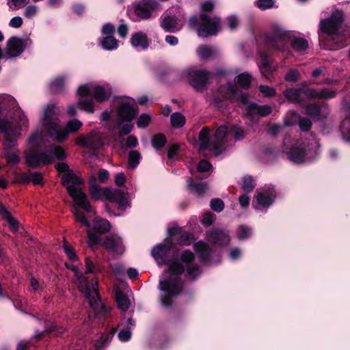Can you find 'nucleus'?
<instances>
[{
  "mask_svg": "<svg viewBox=\"0 0 350 350\" xmlns=\"http://www.w3.org/2000/svg\"><path fill=\"white\" fill-rule=\"evenodd\" d=\"M172 245V240L165 239L151 251V255L159 266L167 265V269L160 276L158 286L161 291L160 301L165 307L171 306L174 298L182 291V275L185 272L187 278L191 280H194L201 274L194 254L189 250L177 252L171 260H167V257Z\"/></svg>",
  "mask_w": 350,
  "mask_h": 350,
  "instance_id": "nucleus-1",
  "label": "nucleus"
},
{
  "mask_svg": "<svg viewBox=\"0 0 350 350\" xmlns=\"http://www.w3.org/2000/svg\"><path fill=\"white\" fill-rule=\"evenodd\" d=\"M135 103L134 99L131 98L117 99L115 116L113 115L111 109L104 110L99 118L100 123L113 135L118 129L120 137L129 134L133 129L131 122L137 115Z\"/></svg>",
  "mask_w": 350,
  "mask_h": 350,
  "instance_id": "nucleus-2",
  "label": "nucleus"
},
{
  "mask_svg": "<svg viewBox=\"0 0 350 350\" xmlns=\"http://www.w3.org/2000/svg\"><path fill=\"white\" fill-rule=\"evenodd\" d=\"M19 122L16 124L8 118H0V133L3 135V154L7 161L12 165L20 162V151L18 148V139L21 136V131L27 129L29 121L20 109L16 111Z\"/></svg>",
  "mask_w": 350,
  "mask_h": 350,
  "instance_id": "nucleus-3",
  "label": "nucleus"
},
{
  "mask_svg": "<svg viewBox=\"0 0 350 350\" xmlns=\"http://www.w3.org/2000/svg\"><path fill=\"white\" fill-rule=\"evenodd\" d=\"M56 170L60 172H65L62 176V181L67 188L69 195L72 198L75 204L72 206V213L75 219L89 226L86 217L82 214L80 207L85 209L88 213L93 211L91 204L88 200L85 193L83 191L82 180L72 172H69V167L64 163H58L55 166Z\"/></svg>",
  "mask_w": 350,
  "mask_h": 350,
  "instance_id": "nucleus-4",
  "label": "nucleus"
},
{
  "mask_svg": "<svg viewBox=\"0 0 350 350\" xmlns=\"http://www.w3.org/2000/svg\"><path fill=\"white\" fill-rule=\"evenodd\" d=\"M59 109L55 104L46 105L40 118V124L46 133L53 140L59 142L64 141L69 133L77 132L83 125L77 120H69L66 127H62L59 119Z\"/></svg>",
  "mask_w": 350,
  "mask_h": 350,
  "instance_id": "nucleus-5",
  "label": "nucleus"
},
{
  "mask_svg": "<svg viewBox=\"0 0 350 350\" xmlns=\"http://www.w3.org/2000/svg\"><path fill=\"white\" fill-rule=\"evenodd\" d=\"M43 144L42 135L38 132L33 133L29 138L25 151L26 163L32 167L47 165L57 159L65 157L63 148L59 146L51 145L44 152H40Z\"/></svg>",
  "mask_w": 350,
  "mask_h": 350,
  "instance_id": "nucleus-6",
  "label": "nucleus"
},
{
  "mask_svg": "<svg viewBox=\"0 0 350 350\" xmlns=\"http://www.w3.org/2000/svg\"><path fill=\"white\" fill-rule=\"evenodd\" d=\"M66 267L74 271V282L77 285L79 291L88 300L89 304L95 315L106 317L110 311V308L103 305L99 299L98 293V281L92 278L90 281L83 274L79 271L76 266L72 264H66Z\"/></svg>",
  "mask_w": 350,
  "mask_h": 350,
  "instance_id": "nucleus-7",
  "label": "nucleus"
},
{
  "mask_svg": "<svg viewBox=\"0 0 350 350\" xmlns=\"http://www.w3.org/2000/svg\"><path fill=\"white\" fill-rule=\"evenodd\" d=\"M216 94L214 95L213 100L217 105L227 99L239 101L245 105L246 116L250 118H254L256 115L264 117L272 111L271 107L268 105H258L254 103H247V95L240 91L236 85L228 84L226 86H221Z\"/></svg>",
  "mask_w": 350,
  "mask_h": 350,
  "instance_id": "nucleus-8",
  "label": "nucleus"
},
{
  "mask_svg": "<svg viewBox=\"0 0 350 350\" xmlns=\"http://www.w3.org/2000/svg\"><path fill=\"white\" fill-rule=\"evenodd\" d=\"M267 42L269 46L279 51L288 49L289 43L296 51H304L308 47L307 40L297 36L294 31L286 30L279 26L273 27V35L268 38Z\"/></svg>",
  "mask_w": 350,
  "mask_h": 350,
  "instance_id": "nucleus-9",
  "label": "nucleus"
},
{
  "mask_svg": "<svg viewBox=\"0 0 350 350\" xmlns=\"http://www.w3.org/2000/svg\"><path fill=\"white\" fill-rule=\"evenodd\" d=\"M96 178L92 175L90 179V192L91 196L95 200L105 199L110 202L114 203L118 209L124 211L130 206V203L126 195L120 189H110L109 188H101L96 183Z\"/></svg>",
  "mask_w": 350,
  "mask_h": 350,
  "instance_id": "nucleus-10",
  "label": "nucleus"
},
{
  "mask_svg": "<svg viewBox=\"0 0 350 350\" xmlns=\"http://www.w3.org/2000/svg\"><path fill=\"white\" fill-rule=\"evenodd\" d=\"M288 158L292 162L301 164L314 159L319 154V144L316 138L297 142L286 152Z\"/></svg>",
  "mask_w": 350,
  "mask_h": 350,
  "instance_id": "nucleus-11",
  "label": "nucleus"
},
{
  "mask_svg": "<svg viewBox=\"0 0 350 350\" xmlns=\"http://www.w3.org/2000/svg\"><path fill=\"white\" fill-rule=\"evenodd\" d=\"M227 133L228 128L221 126L211 137V130L208 127L202 128L198 135L200 150H208L215 156L219 155L223 150Z\"/></svg>",
  "mask_w": 350,
  "mask_h": 350,
  "instance_id": "nucleus-12",
  "label": "nucleus"
},
{
  "mask_svg": "<svg viewBox=\"0 0 350 350\" xmlns=\"http://www.w3.org/2000/svg\"><path fill=\"white\" fill-rule=\"evenodd\" d=\"M91 207L93 209V211L91 213H88L85 209L81 207H80L79 209L82 214L86 217V219L89 223V226H86L81 222V224L89 228V230L87 232L88 237V245L92 247L100 242L101 239L100 235L109 231L111 228V225L107 219H102L100 217H96L91 224L88 221V219L91 218L96 213L94 208L92 206ZM76 221H77V219Z\"/></svg>",
  "mask_w": 350,
  "mask_h": 350,
  "instance_id": "nucleus-13",
  "label": "nucleus"
},
{
  "mask_svg": "<svg viewBox=\"0 0 350 350\" xmlns=\"http://www.w3.org/2000/svg\"><path fill=\"white\" fill-rule=\"evenodd\" d=\"M342 14L339 11L333 12L327 19L320 21V31L325 33L333 41L341 42L347 39V34L349 33L350 29L345 30V33L342 34Z\"/></svg>",
  "mask_w": 350,
  "mask_h": 350,
  "instance_id": "nucleus-14",
  "label": "nucleus"
},
{
  "mask_svg": "<svg viewBox=\"0 0 350 350\" xmlns=\"http://www.w3.org/2000/svg\"><path fill=\"white\" fill-rule=\"evenodd\" d=\"M190 27L198 25V33L201 37H208L217 33L221 29V21L218 17H211L206 13L200 15V23L196 16H192L189 21Z\"/></svg>",
  "mask_w": 350,
  "mask_h": 350,
  "instance_id": "nucleus-15",
  "label": "nucleus"
},
{
  "mask_svg": "<svg viewBox=\"0 0 350 350\" xmlns=\"http://www.w3.org/2000/svg\"><path fill=\"white\" fill-rule=\"evenodd\" d=\"M77 94L81 97L92 95L96 101L103 103L111 97L112 88L108 83L96 85L94 83H88L79 86Z\"/></svg>",
  "mask_w": 350,
  "mask_h": 350,
  "instance_id": "nucleus-16",
  "label": "nucleus"
},
{
  "mask_svg": "<svg viewBox=\"0 0 350 350\" xmlns=\"http://www.w3.org/2000/svg\"><path fill=\"white\" fill-rule=\"evenodd\" d=\"M158 6L159 4L156 0H142L129 6L127 13L133 21L148 19L151 16V12L157 10Z\"/></svg>",
  "mask_w": 350,
  "mask_h": 350,
  "instance_id": "nucleus-17",
  "label": "nucleus"
},
{
  "mask_svg": "<svg viewBox=\"0 0 350 350\" xmlns=\"http://www.w3.org/2000/svg\"><path fill=\"white\" fill-rule=\"evenodd\" d=\"M276 192L273 186H268L256 191L253 200V206L256 210L266 211L273 203Z\"/></svg>",
  "mask_w": 350,
  "mask_h": 350,
  "instance_id": "nucleus-18",
  "label": "nucleus"
},
{
  "mask_svg": "<svg viewBox=\"0 0 350 350\" xmlns=\"http://www.w3.org/2000/svg\"><path fill=\"white\" fill-rule=\"evenodd\" d=\"M211 73L203 70L188 69L183 72L182 78L197 91H202L207 84Z\"/></svg>",
  "mask_w": 350,
  "mask_h": 350,
  "instance_id": "nucleus-19",
  "label": "nucleus"
},
{
  "mask_svg": "<svg viewBox=\"0 0 350 350\" xmlns=\"http://www.w3.org/2000/svg\"><path fill=\"white\" fill-rule=\"evenodd\" d=\"M32 41L29 38H21L18 37H12L6 44L4 57L6 59H13L18 57L25 50V49L30 46Z\"/></svg>",
  "mask_w": 350,
  "mask_h": 350,
  "instance_id": "nucleus-20",
  "label": "nucleus"
},
{
  "mask_svg": "<svg viewBox=\"0 0 350 350\" xmlns=\"http://www.w3.org/2000/svg\"><path fill=\"white\" fill-rule=\"evenodd\" d=\"M105 144L103 135L98 131H92L87 135H81L77 144L91 150H96L103 147Z\"/></svg>",
  "mask_w": 350,
  "mask_h": 350,
  "instance_id": "nucleus-21",
  "label": "nucleus"
},
{
  "mask_svg": "<svg viewBox=\"0 0 350 350\" xmlns=\"http://www.w3.org/2000/svg\"><path fill=\"white\" fill-rule=\"evenodd\" d=\"M17 109H20L23 111L21 109L17 106L16 101L13 97L6 94H0V113H2L5 111H8V113L2 118H8L9 120L13 121L16 124V122H19V119L15 113Z\"/></svg>",
  "mask_w": 350,
  "mask_h": 350,
  "instance_id": "nucleus-22",
  "label": "nucleus"
},
{
  "mask_svg": "<svg viewBox=\"0 0 350 350\" xmlns=\"http://www.w3.org/2000/svg\"><path fill=\"white\" fill-rule=\"evenodd\" d=\"M207 240L212 245L224 246L229 243L230 237L227 231L215 229L208 233Z\"/></svg>",
  "mask_w": 350,
  "mask_h": 350,
  "instance_id": "nucleus-23",
  "label": "nucleus"
},
{
  "mask_svg": "<svg viewBox=\"0 0 350 350\" xmlns=\"http://www.w3.org/2000/svg\"><path fill=\"white\" fill-rule=\"evenodd\" d=\"M105 249L113 255L122 254L124 251V247L121 238L115 234L107 237L103 242Z\"/></svg>",
  "mask_w": 350,
  "mask_h": 350,
  "instance_id": "nucleus-24",
  "label": "nucleus"
},
{
  "mask_svg": "<svg viewBox=\"0 0 350 350\" xmlns=\"http://www.w3.org/2000/svg\"><path fill=\"white\" fill-rule=\"evenodd\" d=\"M131 44L137 49L145 50L148 48L150 42L146 33L139 31L132 34Z\"/></svg>",
  "mask_w": 350,
  "mask_h": 350,
  "instance_id": "nucleus-25",
  "label": "nucleus"
},
{
  "mask_svg": "<svg viewBox=\"0 0 350 350\" xmlns=\"http://www.w3.org/2000/svg\"><path fill=\"white\" fill-rule=\"evenodd\" d=\"M305 94L310 98L319 99H330L334 98L336 95V91L332 89L323 88L321 90H315L314 89H307Z\"/></svg>",
  "mask_w": 350,
  "mask_h": 350,
  "instance_id": "nucleus-26",
  "label": "nucleus"
},
{
  "mask_svg": "<svg viewBox=\"0 0 350 350\" xmlns=\"http://www.w3.org/2000/svg\"><path fill=\"white\" fill-rule=\"evenodd\" d=\"M188 189L197 196H202L208 190V185L204 183H194L191 178L187 180Z\"/></svg>",
  "mask_w": 350,
  "mask_h": 350,
  "instance_id": "nucleus-27",
  "label": "nucleus"
},
{
  "mask_svg": "<svg viewBox=\"0 0 350 350\" xmlns=\"http://www.w3.org/2000/svg\"><path fill=\"white\" fill-rule=\"evenodd\" d=\"M193 247L196 252L200 254L202 261L211 262L212 251L206 243L203 241H198L194 244Z\"/></svg>",
  "mask_w": 350,
  "mask_h": 350,
  "instance_id": "nucleus-28",
  "label": "nucleus"
},
{
  "mask_svg": "<svg viewBox=\"0 0 350 350\" xmlns=\"http://www.w3.org/2000/svg\"><path fill=\"white\" fill-rule=\"evenodd\" d=\"M161 25L165 31L174 32L180 29L178 20L173 16H165L161 21Z\"/></svg>",
  "mask_w": 350,
  "mask_h": 350,
  "instance_id": "nucleus-29",
  "label": "nucleus"
},
{
  "mask_svg": "<svg viewBox=\"0 0 350 350\" xmlns=\"http://www.w3.org/2000/svg\"><path fill=\"white\" fill-rule=\"evenodd\" d=\"M197 54L201 60H206L214 57L217 54L216 48L208 46L201 45L197 49Z\"/></svg>",
  "mask_w": 350,
  "mask_h": 350,
  "instance_id": "nucleus-30",
  "label": "nucleus"
},
{
  "mask_svg": "<svg viewBox=\"0 0 350 350\" xmlns=\"http://www.w3.org/2000/svg\"><path fill=\"white\" fill-rule=\"evenodd\" d=\"M258 64L262 75L268 77V75L272 72V68L269 60L268 55L266 53H260V59Z\"/></svg>",
  "mask_w": 350,
  "mask_h": 350,
  "instance_id": "nucleus-31",
  "label": "nucleus"
},
{
  "mask_svg": "<svg viewBox=\"0 0 350 350\" xmlns=\"http://www.w3.org/2000/svg\"><path fill=\"white\" fill-rule=\"evenodd\" d=\"M64 329L63 327H57V325L51 323L49 325H46L45 329L42 332H36L33 335V338L36 339H41L45 334H54L55 336H57L63 333Z\"/></svg>",
  "mask_w": 350,
  "mask_h": 350,
  "instance_id": "nucleus-32",
  "label": "nucleus"
},
{
  "mask_svg": "<svg viewBox=\"0 0 350 350\" xmlns=\"http://www.w3.org/2000/svg\"><path fill=\"white\" fill-rule=\"evenodd\" d=\"M116 298L118 307L122 310H126L130 306V300L129 297L121 291L116 289Z\"/></svg>",
  "mask_w": 350,
  "mask_h": 350,
  "instance_id": "nucleus-33",
  "label": "nucleus"
},
{
  "mask_svg": "<svg viewBox=\"0 0 350 350\" xmlns=\"http://www.w3.org/2000/svg\"><path fill=\"white\" fill-rule=\"evenodd\" d=\"M102 48L107 51L116 50L118 47V40L111 36H107L100 40Z\"/></svg>",
  "mask_w": 350,
  "mask_h": 350,
  "instance_id": "nucleus-34",
  "label": "nucleus"
},
{
  "mask_svg": "<svg viewBox=\"0 0 350 350\" xmlns=\"http://www.w3.org/2000/svg\"><path fill=\"white\" fill-rule=\"evenodd\" d=\"M79 109L88 113H94L96 111L95 103L92 98H81L78 101Z\"/></svg>",
  "mask_w": 350,
  "mask_h": 350,
  "instance_id": "nucleus-35",
  "label": "nucleus"
},
{
  "mask_svg": "<svg viewBox=\"0 0 350 350\" xmlns=\"http://www.w3.org/2000/svg\"><path fill=\"white\" fill-rule=\"evenodd\" d=\"M301 89L289 88L284 92V95L290 102L297 103H299L301 100Z\"/></svg>",
  "mask_w": 350,
  "mask_h": 350,
  "instance_id": "nucleus-36",
  "label": "nucleus"
},
{
  "mask_svg": "<svg viewBox=\"0 0 350 350\" xmlns=\"http://www.w3.org/2000/svg\"><path fill=\"white\" fill-rule=\"evenodd\" d=\"M321 110L322 108L316 104L308 105L306 109V113L308 116L317 119H321L322 117H325L328 112L325 111V114L321 115Z\"/></svg>",
  "mask_w": 350,
  "mask_h": 350,
  "instance_id": "nucleus-37",
  "label": "nucleus"
},
{
  "mask_svg": "<svg viewBox=\"0 0 350 350\" xmlns=\"http://www.w3.org/2000/svg\"><path fill=\"white\" fill-rule=\"evenodd\" d=\"M0 214L7 220L13 231H17L18 229V224L10 214L8 212L5 206L0 203Z\"/></svg>",
  "mask_w": 350,
  "mask_h": 350,
  "instance_id": "nucleus-38",
  "label": "nucleus"
},
{
  "mask_svg": "<svg viewBox=\"0 0 350 350\" xmlns=\"http://www.w3.org/2000/svg\"><path fill=\"white\" fill-rule=\"evenodd\" d=\"M185 122V117L180 112L173 113L170 116V123L173 128H181Z\"/></svg>",
  "mask_w": 350,
  "mask_h": 350,
  "instance_id": "nucleus-39",
  "label": "nucleus"
},
{
  "mask_svg": "<svg viewBox=\"0 0 350 350\" xmlns=\"http://www.w3.org/2000/svg\"><path fill=\"white\" fill-rule=\"evenodd\" d=\"M252 229L245 225H241L236 231V237L240 240H245L249 239L252 234Z\"/></svg>",
  "mask_w": 350,
  "mask_h": 350,
  "instance_id": "nucleus-40",
  "label": "nucleus"
},
{
  "mask_svg": "<svg viewBox=\"0 0 350 350\" xmlns=\"http://www.w3.org/2000/svg\"><path fill=\"white\" fill-rule=\"evenodd\" d=\"M240 185L242 190L246 193L252 192L255 187L254 179L250 176H243Z\"/></svg>",
  "mask_w": 350,
  "mask_h": 350,
  "instance_id": "nucleus-41",
  "label": "nucleus"
},
{
  "mask_svg": "<svg viewBox=\"0 0 350 350\" xmlns=\"http://www.w3.org/2000/svg\"><path fill=\"white\" fill-rule=\"evenodd\" d=\"M340 131L343 139L350 142V117L342 120L340 125Z\"/></svg>",
  "mask_w": 350,
  "mask_h": 350,
  "instance_id": "nucleus-42",
  "label": "nucleus"
},
{
  "mask_svg": "<svg viewBox=\"0 0 350 350\" xmlns=\"http://www.w3.org/2000/svg\"><path fill=\"white\" fill-rule=\"evenodd\" d=\"M67 81L66 76H59L52 80L50 83L51 88L53 91L57 92L62 90Z\"/></svg>",
  "mask_w": 350,
  "mask_h": 350,
  "instance_id": "nucleus-43",
  "label": "nucleus"
},
{
  "mask_svg": "<svg viewBox=\"0 0 350 350\" xmlns=\"http://www.w3.org/2000/svg\"><path fill=\"white\" fill-rule=\"evenodd\" d=\"M252 76L248 73H242L237 77L238 85L244 89L250 87Z\"/></svg>",
  "mask_w": 350,
  "mask_h": 350,
  "instance_id": "nucleus-44",
  "label": "nucleus"
},
{
  "mask_svg": "<svg viewBox=\"0 0 350 350\" xmlns=\"http://www.w3.org/2000/svg\"><path fill=\"white\" fill-rule=\"evenodd\" d=\"M152 146L158 150L162 148L166 143V139L163 134L159 133L155 135L152 139Z\"/></svg>",
  "mask_w": 350,
  "mask_h": 350,
  "instance_id": "nucleus-45",
  "label": "nucleus"
},
{
  "mask_svg": "<svg viewBox=\"0 0 350 350\" xmlns=\"http://www.w3.org/2000/svg\"><path fill=\"white\" fill-rule=\"evenodd\" d=\"M140 154L137 151H131L129 154V166L131 168H135L140 161Z\"/></svg>",
  "mask_w": 350,
  "mask_h": 350,
  "instance_id": "nucleus-46",
  "label": "nucleus"
},
{
  "mask_svg": "<svg viewBox=\"0 0 350 350\" xmlns=\"http://www.w3.org/2000/svg\"><path fill=\"white\" fill-rule=\"evenodd\" d=\"M113 337V334L111 332H108L105 334H102L100 337V338L98 340V341L96 343V349H100L105 345L109 344Z\"/></svg>",
  "mask_w": 350,
  "mask_h": 350,
  "instance_id": "nucleus-47",
  "label": "nucleus"
},
{
  "mask_svg": "<svg viewBox=\"0 0 350 350\" xmlns=\"http://www.w3.org/2000/svg\"><path fill=\"white\" fill-rule=\"evenodd\" d=\"M38 12V7L35 5H27L24 11L23 15L27 18H32L36 16Z\"/></svg>",
  "mask_w": 350,
  "mask_h": 350,
  "instance_id": "nucleus-48",
  "label": "nucleus"
},
{
  "mask_svg": "<svg viewBox=\"0 0 350 350\" xmlns=\"http://www.w3.org/2000/svg\"><path fill=\"white\" fill-rule=\"evenodd\" d=\"M151 120V116L147 113H142L139 116L137 121V125L139 128L146 127Z\"/></svg>",
  "mask_w": 350,
  "mask_h": 350,
  "instance_id": "nucleus-49",
  "label": "nucleus"
},
{
  "mask_svg": "<svg viewBox=\"0 0 350 350\" xmlns=\"http://www.w3.org/2000/svg\"><path fill=\"white\" fill-rule=\"evenodd\" d=\"M300 74L297 70L291 69L285 75V80L289 82H296L299 79Z\"/></svg>",
  "mask_w": 350,
  "mask_h": 350,
  "instance_id": "nucleus-50",
  "label": "nucleus"
},
{
  "mask_svg": "<svg viewBox=\"0 0 350 350\" xmlns=\"http://www.w3.org/2000/svg\"><path fill=\"white\" fill-rule=\"evenodd\" d=\"M230 133L234 136L236 140H241L245 137V132L239 126H232L230 130Z\"/></svg>",
  "mask_w": 350,
  "mask_h": 350,
  "instance_id": "nucleus-51",
  "label": "nucleus"
},
{
  "mask_svg": "<svg viewBox=\"0 0 350 350\" xmlns=\"http://www.w3.org/2000/svg\"><path fill=\"white\" fill-rule=\"evenodd\" d=\"M210 206L211 208L216 212H221L224 208L223 201L219 198L212 200Z\"/></svg>",
  "mask_w": 350,
  "mask_h": 350,
  "instance_id": "nucleus-52",
  "label": "nucleus"
},
{
  "mask_svg": "<svg viewBox=\"0 0 350 350\" xmlns=\"http://www.w3.org/2000/svg\"><path fill=\"white\" fill-rule=\"evenodd\" d=\"M193 239V237L191 234L184 233L180 235L178 243L181 245H190Z\"/></svg>",
  "mask_w": 350,
  "mask_h": 350,
  "instance_id": "nucleus-53",
  "label": "nucleus"
},
{
  "mask_svg": "<svg viewBox=\"0 0 350 350\" xmlns=\"http://www.w3.org/2000/svg\"><path fill=\"white\" fill-rule=\"evenodd\" d=\"M118 337L120 341L126 342L129 340L131 337V332L129 329H121L118 334Z\"/></svg>",
  "mask_w": 350,
  "mask_h": 350,
  "instance_id": "nucleus-54",
  "label": "nucleus"
},
{
  "mask_svg": "<svg viewBox=\"0 0 350 350\" xmlns=\"http://www.w3.org/2000/svg\"><path fill=\"white\" fill-rule=\"evenodd\" d=\"M211 164L206 160H202L198 165L199 172H206L211 170Z\"/></svg>",
  "mask_w": 350,
  "mask_h": 350,
  "instance_id": "nucleus-55",
  "label": "nucleus"
},
{
  "mask_svg": "<svg viewBox=\"0 0 350 350\" xmlns=\"http://www.w3.org/2000/svg\"><path fill=\"white\" fill-rule=\"evenodd\" d=\"M256 5L260 10H267L273 7V1L272 0H258Z\"/></svg>",
  "mask_w": 350,
  "mask_h": 350,
  "instance_id": "nucleus-56",
  "label": "nucleus"
},
{
  "mask_svg": "<svg viewBox=\"0 0 350 350\" xmlns=\"http://www.w3.org/2000/svg\"><path fill=\"white\" fill-rule=\"evenodd\" d=\"M63 248H64V252L66 253L67 256L69 258V259H70L72 261H75L77 260V256L75 251L73 250V249L71 247L65 244V245H64Z\"/></svg>",
  "mask_w": 350,
  "mask_h": 350,
  "instance_id": "nucleus-57",
  "label": "nucleus"
},
{
  "mask_svg": "<svg viewBox=\"0 0 350 350\" xmlns=\"http://www.w3.org/2000/svg\"><path fill=\"white\" fill-rule=\"evenodd\" d=\"M26 3V0H8V4L11 9L18 10L22 8Z\"/></svg>",
  "mask_w": 350,
  "mask_h": 350,
  "instance_id": "nucleus-58",
  "label": "nucleus"
},
{
  "mask_svg": "<svg viewBox=\"0 0 350 350\" xmlns=\"http://www.w3.org/2000/svg\"><path fill=\"white\" fill-rule=\"evenodd\" d=\"M299 125L301 130L307 131L310 129L312 123L308 118H303L299 119Z\"/></svg>",
  "mask_w": 350,
  "mask_h": 350,
  "instance_id": "nucleus-59",
  "label": "nucleus"
},
{
  "mask_svg": "<svg viewBox=\"0 0 350 350\" xmlns=\"http://www.w3.org/2000/svg\"><path fill=\"white\" fill-rule=\"evenodd\" d=\"M226 23L228 28L231 30H234L237 28L239 24V21L234 16H230L227 18Z\"/></svg>",
  "mask_w": 350,
  "mask_h": 350,
  "instance_id": "nucleus-60",
  "label": "nucleus"
},
{
  "mask_svg": "<svg viewBox=\"0 0 350 350\" xmlns=\"http://www.w3.org/2000/svg\"><path fill=\"white\" fill-rule=\"evenodd\" d=\"M260 92L265 96H274L275 94V91L274 89L267 86V85H260L259 87Z\"/></svg>",
  "mask_w": 350,
  "mask_h": 350,
  "instance_id": "nucleus-61",
  "label": "nucleus"
},
{
  "mask_svg": "<svg viewBox=\"0 0 350 350\" xmlns=\"http://www.w3.org/2000/svg\"><path fill=\"white\" fill-rule=\"evenodd\" d=\"M214 3L211 1H206L200 5V9L202 13H206L211 12L214 8Z\"/></svg>",
  "mask_w": 350,
  "mask_h": 350,
  "instance_id": "nucleus-62",
  "label": "nucleus"
},
{
  "mask_svg": "<svg viewBox=\"0 0 350 350\" xmlns=\"http://www.w3.org/2000/svg\"><path fill=\"white\" fill-rule=\"evenodd\" d=\"M30 182L35 185L42 184V176L38 172L30 173Z\"/></svg>",
  "mask_w": 350,
  "mask_h": 350,
  "instance_id": "nucleus-63",
  "label": "nucleus"
},
{
  "mask_svg": "<svg viewBox=\"0 0 350 350\" xmlns=\"http://www.w3.org/2000/svg\"><path fill=\"white\" fill-rule=\"evenodd\" d=\"M23 25V18L21 16H14L9 22V26L12 28H19Z\"/></svg>",
  "mask_w": 350,
  "mask_h": 350,
  "instance_id": "nucleus-64",
  "label": "nucleus"
}]
</instances>
